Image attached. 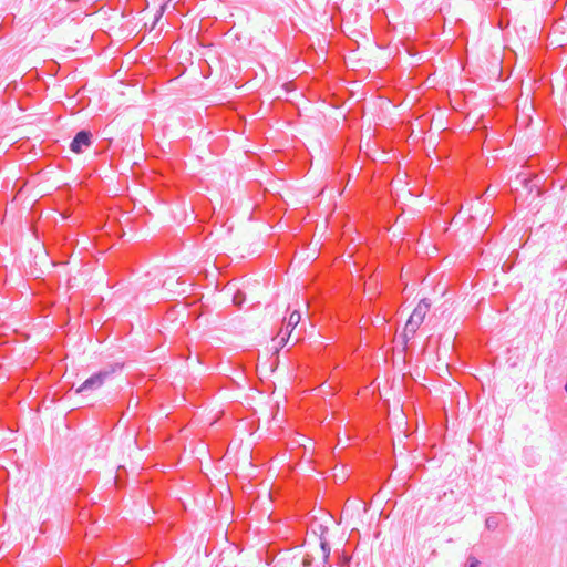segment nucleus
<instances>
[{
  "instance_id": "nucleus-1",
  "label": "nucleus",
  "mask_w": 567,
  "mask_h": 567,
  "mask_svg": "<svg viewBox=\"0 0 567 567\" xmlns=\"http://www.w3.org/2000/svg\"><path fill=\"white\" fill-rule=\"evenodd\" d=\"M124 368V363L115 362L111 363L97 372H94L91 377H89L78 389L76 393L85 394L89 392H93L103 386L106 380L111 379L115 373L122 372Z\"/></svg>"
},
{
  "instance_id": "nucleus-2",
  "label": "nucleus",
  "mask_w": 567,
  "mask_h": 567,
  "mask_svg": "<svg viewBox=\"0 0 567 567\" xmlns=\"http://www.w3.org/2000/svg\"><path fill=\"white\" fill-rule=\"evenodd\" d=\"M431 308V302L427 298H423L414 308L413 312L409 317L406 323H408V331L413 332L416 331L420 326L423 323L426 313L429 312Z\"/></svg>"
},
{
  "instance_id": "nucleus-3",
  "label": "nucleus",
  "mask_w": 567,
  "mask_h": 567,
  "mask_svg": "<svg viewBox=\"0 0 567 567\" xmlns=\"http://www.w3.org/2000/svg\"><path fill=\"white\" fill-rule=\"evenodd\" d=\"M93 144V134L90 130L83 128L75 133L71 143L70 151L74 154L84 153Z\"/></svg>"
},
{
  "instance_id": "nucleus-4",
  "label": "nucleus",
  "mask_w": 567,
  "mask_h": 567,
  "mask_svg": "<svg viewBox=\"0 0 567 567\" xmlns=\"http://www.w3.org/2000/svg\"><path fill=\"white\" fill-rule=\"evenodd\" d=\"M321 535H320V549L322 551V556L330 557L331 547L329 542L324 538L323 534L328 532L327 527L321 526Z\"/></svg>"
},
{
  "instance_id": "nucleus-5",
  "label": "nucleus",
  "mask_w": 567,
  "mask_h": 567,
  "mask_svg": "<svg viewBox=\"0 0 567 567\" xmlns=\"http://www.w3.org/2000/svg\"><path fill=\"white\" fill-rule=\"evenodd\" d=\"M300 320H301L300 311H298V310L292 311L287 319V322H286L287 328H290V331H293L295 328L299 324Z\"/></svg>"
},
{
  "instance_id": "nucleus-6",
  "label": "nucleus",
  "mask_w": 567,
  "mask_h": 567,
  "mask_svg": "<svg viewBox=\"0 0 567 567\" xmlns=\"http://www.w3.org/2000/svg\"><path fill=\"white\" fill-rule=\"evenodd\" d=\"M485 526H486V528H487V529H489V530H494V529H496V528H497V526H498V519H497V517H495V516H489V517H487V518H486V520H485Z\"/></svg>"
},
{
  "instance_id": "nucleus-7",
  "label": "nucleus",
  "mask_w": 567,
  "mask_h": 567,
  "mask_svg": "<svg viewBox=\"0 0 567 567\" xmlns=\"http://www.w3.org/2000/svg\"><path fill=\"white\" fill-rule=\"evenodd\" d=\"M167 9V2L163 3L159 6L157 12L155 13V17H154V24H156L163 17V14L165 13Z\"/></svg>"
},
{
  "instance_id": "nucleus-8",
  "label": "nucleus",
  "mask_w": 567,
  "mask_h": 567,
  "mask_svg": "<svg viewBox=\"0 0 567 567\" xmlns=\"http://www.w3.org/2000/svg\"><path fill=\"white\" fill-rule=\"evenodd\" d=\"M291 332L292 331H290V328H287V327H286V331L285 332L281 331L282 334L280 336V341H279V344L281 347H284L288 342Z\"/></svg>"
},
{
  "instance_id": "nucleus-9",
  "label": "nucleus",
  "mask_w": 567,
  "mask_h": 567,
  "mask_svg": "<svg viewBox=\"0 0 567 567\" xmlns=\"http://www.w3.org/2000/svg\"><path fill=\"white\" fill-rule=\"evenodd\" d=\"M416 331L410 332L408 331V323H405L404 331L402 333V338L404 340V343H408L409 340H411Z\"/></svg>"
},
{
  "instance_id": "nucleus-10",
  "label": "nucleus",
  "mask_w": 567,
  "mask_h": 567,
  "mask_svg": "<svg viewBox=\"0 0 567 567\" xmlns=\"http://www.w3.org/2000/svg\"><path fill=\"white\" fill-rule=\"evenodd\" d=\"M480 566V560L476 559L475 557L473 556H470L468 559H467V564L465 567H478Z\"/></svg>"
},
{
  "instance_id": "nucleus-11",
  "label": "nucleus",
  "mask_w": 567,
  "mask_h": 567,
  "mask_svg": "<svg viewBox=\"0 0 567 567\" xmlns=\"http://www.w3.org/2000/svg\"><path fill=\"white\" fill-rule=\"evenodd\" d=\"M322 565L323 567H332L330 564V557L322 556Z\"/></svg>"
},
{
  "instance_id": "nucleus-12",
  "label": "nucleus",
  "mask_w": 567,
  "mask_h": 567,
  "mask_svg": "<svg viewBox=\"0 0 567 567\" xmlns=\"http://www.w3.org/2000/svg\"><path fill=\"white\" fill-rule=\"evenodd\" d=\"M311 563H312V558H311L310 556H308V555H307V556L303 558V561H302L303 566H305V567H308V566H310V565H311Z\"/></svg>"
}]
</instances>
